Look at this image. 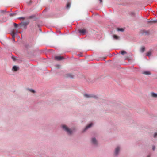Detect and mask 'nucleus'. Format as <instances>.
<instances>
[{
  "mask_svg": "<svg viewBox=\"0 0 157 157\" xmlns=\"http://www.w3.org/2000/svg\"><path fill=\"white\" fill-rule=\"evenodd\" d=\"M150 95L151 97L155 98H157V94L156 93L151 92L150 93Z\"/></svg>",
  "mask_w": 157,
  "mask_h": 157,
  "instance_id": "12",
  "label": "nucleus"
},
{
  "mask_svg": "<svg viewBox=\"0 0 157 157\" xmlns=\"http://www.w3.org/2000/svg\"><path fill=\"white\" fill-rule=\"evenodd\" d=\"M120 149V147L119 146H117L115 148L114 154L115 157H117L119 153Z\"/></svg>",
  "mask_w": 157,
  "mask_h": 157,
  "instance_id": "3",
  "label": "nucleus"
},
{
  "mask_svg": "<svg viewBox=\"0 0 157 157\" xmlns=\"http://www.w3.org/2000/svg\"><path fill=\"white\" fill-rule=\"evenodd\" d=\"M93 124L92 123H91L87 125L86 128L84 129L83 132L85 131L86 130L88 129L89 128H90L93 125Z\"/></svg>",
  "mask_w": 157,
  "mask_h": 157,
  "instance_id": "8",
  "label": "nucleus"
},
{
  "mask_svg": "<svg viewBox=\"0 0 157 157\" xmlns=\"http://www.w3.org/2000/svg\"><path fill=\"white\" fill-rule=\"evenodd\" d=\"M55 58L56 60H60L64 59L63 57L61 56H56L55 57Z\"/></svg>",
  "mask_w": 157,
  "mask_h": 157,
  "instance_id": "6",
  "label": "nucleus"
},
{
  "mask_svg": "<svg viewBox=\"0 0 157 157\" xmlns=\"http://www.w3.org/2000/svg\"><path fill=\"white\" fill-rule=\"evenodd\" d=\"M70 6V4L69 3H67L66 6V8L67 9H69Z\"/></svg>",
  "mask_w": 157,
  "mask_h": 157,
  "instance_id": "22",
  "label": "nucleus"
},
{
  "mask_svg": "<svg viewBox=\"0 0 157 157\" xmlns=\"http://www.w3.org/2000/svg\"><path fill=\"white\" fill-rule=\"evenodd\" d=\"M14 26L15 28H17V27H18V26L19 25L18 24H16L15 23H14Z\"/></svg>",
  "mask_w": 157,
  "mask_h": 157,
  "instance_id": "27",
  "label": "nucleus"
},
{
  "mask_svg": "<svg viewBox=\"0 0 157 157\" xmlns=\"http://www.w3.org/2000/svg\"><path fill=\"white\" fill-rule=\"evenodd\" d=\"M152 149L153 150H154L155 149V146H152Z\"/></svg>",
  "mask_w": 157,
  "mask_h": 157,
  "instance_id": "30",
  "label": "nucleus"
},
{
  "mask_svg": "<svg viewBox=\"0 0 157 157\" xmlns=\"http://www.w3.org/2000/svg\"><path fill=\"white\" fill-rule=\"evenodd\" d=\"M119 53H121L122 55H124L127 53V52L124 50L121 51L119 52Z\"/></svg>",
  "mask_w": 157,
  "mask_h": 157,
  "instance_id": "18",
  "label": "nucleus"
},
{
  "mask_svg": "<svg viewBox=\"0 0 157 157\" xmlns=\"http://www.w3.org/2000/svg\"><path fill=\"white\" fill-rule=\"evenodd\" d=\"M66 76L67 78H73L74 77V75L68 73L66 74Z\"/></svg>",
  "mask_w": 157,
  "mask_h": 157,
  "instance_id": "9",
  "label": "nucleus"
},
{
  "mask_svg": "<svg viewBox=\"0 0 157 157\" xmlns=\"http://www.w3.org/2000/svg\"><path fill=\"white\" fill-rule=\"evenodd\" d=\"M25 17H19L18 18V19H20V20H24L25 19Z\"/></svg>",
  "mask_w": 157,
  "mask_h": 157,
  "instance_id": "25",
  "label": "nucleus"
},
{
  "mask_svg": "<svg viewBox=\"0 0 157 157\" xmlns=\"http://www.w3.org/2000/svg\"><path fill=\"white\" fill-rule=\"evenodd\" d=\"M117 30L118 31H120L121 32H123L124 31V29L121 28H118L117 29Z\"/></svg>",
  "mask_w": 157,
  "mask_h": 157,
  "instance_id": "20",
  "label": "nucleus"
},
{
  "mask_svg": "<svg viewBox=\"0 0 157 157\" xmlns=\"http://www.w3.org/2000/svg\"><path fill=\"white\" fill-rule=\"evenodd\" d=\"M12 41L13 42H15V38H12Z\"/></svg>",
  "mask_w": 157,
  "mask_h": 157,
  "instance_id": "32",
  "label": "nucleus"
},
{
  "mask_svg": "<svg viewBox=\"0 0 157 157\" xmlns=\"http://www.w3.org/2000/svg\"><path fill=\"white\" fill-rule=\"evenodd\" d=\"M84 96L86 98H93L96 99H98V97L95 94H84Z\"/></svg>",
  "mask_w": 157,
  "mask_h": 157,
  "instance_id": "2",
  "label": "nucleus"
},
{
  "mask_svg": "<svg viewBox=\"0 0 157 157\" xmlns=\"http://www.w3.org/2000/svg\"><path fill=\"white\" fill-rule=\"evenodd\" d=\"M16 33L14 32V31H12V32L11 35L12 37V38H15V35L16 34Z\"/></svg>",
  "mask_w": 157,
  "mask_h": 157,
  "instance_id": "15",
  "label": "nucleus"
},
{
  "mask_svg": "<svg viewBox=\"0 0 157 157\" xmlns=\"http://www.w3.org/2000/svg\"><path fill=\"white\" fill-rule=\"evenodd\" d=\"M147 157H150V156H148Z\"/></svg>",
  "mask_w": 157,
  "mask_h": 157,
  "instance_id": "34",
  "label": "nucleus"
},
{
  "mask_svg": "<svg viewBox=\"0 0 157 157\" xmlns=\"http://www.w3.org/2000/svg\"><path fill=\"white\" fill-rule=\"evenodd\" d=\"M129 14L132 16H133V17H134L135 16V14L134 12H129Z\"/></svg>",
  "mask_w": 157,
  "mask_h": 157,
  "instance_id": "17",
  "label": "nucleus"
},
{
  "mask_svg": "<svg viewBox=\"0 0 157 157\" xmlns=\"http://www.w3.org/2000/svg\"><path fill=\"white\" fill-rule=\"evenodd\" d=\"M147 23H157V20H154L152 21H147Z\"/></svg>",
  "mask_w": 157,
  "mask_h": 157,
  "instance_id": "13",
  "label": "nucleus"
},
{
  "mask_svg": "<svg viewBox=\"0 0 157 157\" xmlns=\"http://www.w3.org/2000/svg\"><path fill=\"white\" fill-rule=\"evenodd\" d=\"M142 74L144 75H151V73L150 71H143L142 72Z\"/></svg>",
  "mask_w": 157,
  "mask_h": 157,
  "instance_id": "10",
  "label": "nucleus"
},
{
  "mask_svg": "<svg viewBox=\"0 0 157 157\" xmlns=\"http://www.w3.org/2000/svg\"><path fill=\"white\" fill-rule=\"evenodd\" d=\"M19 69V68L18 67L16 66H14L13 67L12 70L13 71H18Z\"/></svg>",
  "mask_w": 157,
  "mask_h": 157,
  "instance_id": "7",
  "label": "nucleus"
},
{
  "mask_svg": "<svg viewBox=\"0 0 157 157\" xmlns=\"http://www.w3.org/2000/svg\"><path fill=\"white\" fill-rule=\"evenodd\" d=\"M6 12V9H4V10H1L0 11V12L1 13H4V12Z\"/></svg>",
  "mask_w": 157,
  "mask_h": 157,
  "instance_id": "28",
  "label": "nucleus"
},
{
  "mask_svg": "<svg viewBox=\"0 0 157 157\" xmlns=\"http://www.w3.org/2000/svg\"><path fill=\"white\" fill-rule=\"evenodd\" d=\"M99 0V1L100 2V3H102V0Z\"/></svg>",
  "mask_w": 157,
  "mask_h": 157,
  "instance_id": "33",
  "label": "nucleus"
},
{
  "mask_svg": "<svg viewBox=\"0 0 157 157\" xmlns=\"http://www.w3.org/2000/svg\"><path fill=\"white\" fill-rule=\"evenodd\" d=\"M152 54L151 50H150L146 53V56H150Z\"/></svg>",
  "mask_w": 157,
  "mask_h": 157,
  "instance_id": "14",
  "label": "nucleus"
},
{
  "mask_svg": "<svg viewBox=\"0 0 157 157\" xmlns=\"http://www.w3.org/2000/svg\"><path fill=\"white\" fill-rule=\"evenodd\" d=\"M145 50V48L144 47H143L141 48V51L143 52H144Z\"/></svg>",
  "mask_w": 157,
  "mask_h": 157,
  "instance_id": "21",
  "label": "nucleus"
},
{
  "mask_svg": "<svg viewBox=\"0 0 157 157\" xmlns=\"http://www.w3.org/2000/svg\"><path fill=\"white\" fill-rule=\"evenodd\" d=\"M29 4H30L32 3V1H29V2H27Z\"/></svg>",
  "mask_w": 157,
  "mask_h": 157,
  "instance_id": "31",
  "label": "nucleus"
},
{
  "mask_svg": "<svg viewBox=\"0 0 157 157\" xmlns=\"http://www.w3.org/2000/svg\"><path fill=\"white\" fill-rule=\"evenodd\" d=\"M62 128L68 134L70 135L72 133V131L67 126L65 125H62Z\"/></svg>",
  "mask_w": 157,
  "mask_h": 157,
  "instance_id": "1",
  "label": "nucleus"
},
{
  "mask_svg": "<svg viewBox=\"0 0 157 157\" xmlns=\"http://www.w3.org/2000/svg\"><path fill=\"white\" fill-rule=\"evenodd\" d=\"M91 142L92 144L95 146L98 145V142L96 139L95 138H92L91 139Z\"/></svg>",
  "mask_w": 157,
  "mask_h": 157,
  "instance_id": "4",
  "label": "nucleus"
},
{
  "mask_svg": "<svg viewBox=\"0 0 157 157\" xmlns=\"http://www.w3.org/2000/svg\"><path fill=\"white\" fill-rule=\"evenodd\" d=\"M157 132L155 133L154 134L153 137L154 138H156L157 137Z\"/></svg>",
  "mask_w": 157,
  "mask_h": 157,
  "instance_id": "29",
  "label": "nucleus"
},
{
  "mask_svg": "<svg viewBox=\"0 0 157 157\" xmlns=\"http://www.w3.org/2000/svg\"><path fill=\"white\" fill-rule=\"evenodd\" d=\"M78 32L81 34L84 35L86 33V30L85 29H82L78 30Z\"/></svg>",
  "mask_w": 157,
  "mask_h": 157,
  "instance_id": "5",
  "label": "nucleus"
},
{
  "mask_svg": "<svg viewBox=\"0 0 157 157\" xmlns=\"http://www.w3.org/2000/svg\"><path fill=\"white\" fill-rule=\"evenodd\" d=\"M142 33L143 34H145V35H148L149 34V31L144 30L142 31Z\"/></svg>",
  "mask_w": 157,
  "mask_h": 157,
  "instance_id": "16",
  "label": "nucleus"
},
{
  "mask_svg": "<svg viewBox=\"0 0 157 157\" xmlns=\"http://www.w3.org/2000/svg\"><path fill=\"white\" fill-rule=\"evenodd\" d=\"M16 15V13H11L9 14V16H15Z\"/></svg>",
  "mask_w": 157,
  "mask_h": 157,
  "instance_id": "24",
  "label": "nucleus"
},
{
  "mask_svg": "<svg viewBox=\"0 0 157 157\" xmlns=\"http://www.w3.org/2000/svg\"><path fill=\"white\" fill-rule=\"evenodd\" d=\"M34 17H35L34 15H32V16H31L28 17H26V18H27V19H31V18H33Z\"/></svg>",
  "mask_w": 157,
  "mask_h": 157,
  "instance_id": "19",
  "label": "nucleus"
},
{
  "mask_svg": "<svg viewBox=\"0 0 157 157\" xmlns=\"http://www.w3.org/2000/svg\"><path fill=\"white\" fill-rule=\"evenodd\" d=\"M29 90L30 92H31L33 93H35V91L32 89H29Z\"/></svg>",
  "mask_w": 157,
  "mask_h": 157,
  "instance_id": "23",
  "label": "nucleus"
},
{
  "mask_svg": "<svg viewBox=\"0 0 157 157\" xmlns=\"http://www.w3.org/2000/svg\"><path fill=\"white\" fill-rule=\"evenodd\" d=\"M113 39L114 40H119L120 39V37L118 36H117L116 35H113L112 36Z\"/></svg>",
  "mask_w": 157,
  "mask_h": 157,
  "instance_id": "11",
  "label": "nucleus"
},
{
  "mask_svg": "<svg viewBox=\"0 0 157 157\" xmlns=\"http://www.w3.org/2000/svg\"><path fill=\"white\" fill-rule=\"evenodd\" d=\"M29 21H28L26 22H24L23 23V25H28L29 24Z\"/></svg>",
  "mask_w": 157,
  "mask_h": 157,
  "instance_id": "26",
  "label": "nucleus"
}]
</instances>
